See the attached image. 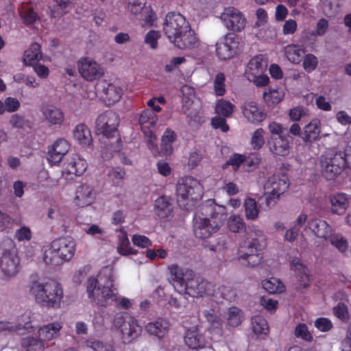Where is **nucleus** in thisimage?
<instances>
[{
  "label": "nucleus",
  "mask_w": 351,
  "mask_h": 351,
  "mask_svg": "<svg viewBox=\"0 0 351 351\" xmlns=\"http://www.w3.org/2000/svg\"><path fill=\"white\" fill-rule=\"evenodd\" d=\"M168 40L180 49H191L197 45L198 38L185 16L179 12H169L163 23Z\"/></svg>",
  "instance_id": "1"
},
{
  "label": "nucleus",
  "mask_w": 351,
  "mask_h": 351,
  "mask_svg": "<svg viewBox=\"0 0 351 351\" xmlns=\"http://www.w3.org/2000/svg\"><path fill=\"white\" fill-rule=\"evenodd\" d=\"M114 276L109 274L107 281L102 287L99 285L98 280L90 276L87 280L86 292L88 298L97 305L107 306L114 304L118 308L127 310L132 306L130 300L119 295L118 290L114 285Z\"/></svg>",
  "instance_id": "2"
},
{
  "label": "nucleus",
  "mask_w": 351,
  "mask_h": 351,
  "mask_svg": "<svg viewBox=\"0 0 351 351\" xmlns=\"http://www.w3.org/2000/svg\"><path fill=\"white\" fill-rule=\"evenodd\" d=\"M29 293L36 303L42 306L58 308L63 298L61 285L54 281L32 280L29 285Z\"/></svg>",
  "instance_id": "3"
},
{
  "label": "nucleus",
  "mask_w": 351,
  "mask_h": 351,
  "mask_svg": "<svg viewBox=\"0 0 351 351\" xmlns=\"http://www.w3.org/2000/svg\"><path fill=\"white\" fill-rule=\"evenodd\" d=\"M176 196L178 203L182 206L188 202H196L203 197V187L200 182L191 176L180 178L176 184Z\"/></svg>",
  "instance_id": "4"
},
{
  "label": "nucleus",
  "mask_w": 351,
  "mask_h": 351,
  "mask_svg": "<svg viewBox=\"0 0 351 351\" xmlns=\"http://www.w3.org/2000/svg\"><path fill=\"white\" fill-rule=\"evenodd\" d=\"M113 324L120 331L121 339L125 343H131L142 332V327L138 320L127 312L117 313L114 317Z\"/></svg>",
  "instance_id": "5"
},
{
  "label": "nucleus",
  "mask_w": 351,
  "mask_h": 351,
  "mask_svg": "<svg viewBox=\"0 0 351 351\" xmlns=\"http://www.w3.org/2000/svg\"><path fill=\"white\" fill-rule=\"evenodd\" d=\"M237 258L244 266L254 267L258 265L262 258V247L257 238L247 239L240 243Z\"/></svg>",
  "instance_id": "6"
},
{
  "label": "nucleus",
  "mask_w": 351,
  "mask_h": 351,
  "mask_svg": "<svg viewBox=\"0 0 351 351\" xmlns=\"http://www.w3.org/2000/svg\"><path fill=\"white\" fill-rule=\"evenodd\" d=\"M119 117L112 110H107L98 116L95 121V132L103 138L110 140L120 137L118 132Z\"/></svg>",
  "instance_id": "7"
},
{
  "label": "nucleus",
  "mask_w": 351,
  "mask_h": 351,
  "mask_svg": "<svg viewBox=\"0 0 351 351\" xmlns=\"http://www.w3.org/2000/svg\"><path fill=\"white\" fill-rule=\"evenodd\" d=\"M289 186V180L286 174L274 175L269 178L265 187L270 189L271 191L261 197L264 199L266 207L270 209L277 202L280 196L282 195Z\"/></svg>",
  "instance_id": "8"
},
{
  "label": "nucleus",
  "mask_w": 351,
  "mask_h": 351,
  "mask_svg": "<svg viewBox=\"0 0 351 351\" xmlns=\"http://www.w3.org/2000/svg\"><path fill=\"white\" fill-rule=\"evenodd\" d=\"M320 162L322 175L328 180H335L346 167L350 165L341 151L331 157L322 158Z\"/></svg>",
  "instance_id": "9"
},
{
  "label": "nucleus",
  "mask_w": 351,
  "mask_h": 351,
  "mask_svg": "<svg viewBox=\"0 0 351 351\" xmlns=\"http://www.w3.org/2000/svg\"><path fill=\"white\" fill-rule=\"evenodd\" d=\"M75 243L71 237H62L52 241L49 251H46L44 254V261L49 263L52 261L51 258H48V253H54L62 261H69L75 253Z\"/></svg>",
  "instance_id": "10"
},
{
  "label": "nucleus",
  "mask_w": 351,
  "mask_h": 351,
  "mask_svg": "<svg viewBox=\"0 0 351 351\" xmlns=\"http://www.w3.org/2000/svg\"><path fill=\"white\" fill-rule=\"evenodd\" d=\"M182 289L186 294L193 298L211 295L214 293L213 285L202 277L196 276L193 271L192 275L188 277Z\"/></svg>",
  "instance_id": "11"
},
{
  "label": "nucleus",
  "mask_w": 351,
  "mask_h": 351,
  "mask_svg": "<svg viewBox=\"0 0 351 351\" xmlns=\"http://www.w3.org/2000/svg\"><path fill=\"white\" fill-rule=\"evenodd\" d=\"M239 45L237 36L228 33L216 43V56L222 60H229L237 53Z\"/></svg>",
  "instance_id": "12"
},
{
  "label": "nucleus",
  "mask_w": 351,
  "mask_h": 351,
  "mask_svg": "<svg viewBox=\"0 0 351 351\" xmlns=\"http://www.w3.org/2000/svg\"><path fill=\"white\" fill-rule=\"evenodd\" d=\"M211 218L212 220L207 217H194L193 232L197 238L200 239H207L219 229V223L213 217Z\"/></svg>",
  "instance_id": "13"
},
{
  "label": "nucleus",
  "mask_w": 351,
  "mask_h": 351,
  "mask_svg": "<svg viewBox=\"0 0 351 351\" xmlns=\"http://www.w3.org/2000/svg\"><path fill=\"white\" fill-rule=\"evenodd\" d=\"M34 330V326L31 320V312L26 311L18 319L17 323L10 322L0 321V332H17L23 334L21 330L31 332Z\"/></svg>",
  "instance_id": "14"
},
{
  "label": "nucleus",
  "mask_w": 351,
  "mask_h": 351,
  "mask_svg": "<svg viewBox=\"0 0 351 351\" xmlns=\"http://www.w3.org/2000/svg\"><path fill=\"white\" fill-rule=\"evenodd\" d=\"M221 19L229 30L239 32L244 29L246 19L244 15L234 8H227L221 14Z\"/></svg>",
  "instance_id": "15"
},
{
  "label": "nucleus",
  "mask_w": 351,
  "mask_h": 351,
  "mask_svg": "<svg viewBox=\"0 0 351 351\" xmlns=\"http://www.w3.org/2000/svg\"><path fill=\"white\" fill-rule=\"evenodd\" d=\"M79 73L86 81L92 82L104 75L101 66L89 58H82L78 62Z\"/></svg>",
  "instance_id": "16"
},
{
  "label": "nucleus",
  "mask_w": 351,
  "mask_h": 351,
  "mask_svg": "<svg viewBox=\"0 0 351 351\" xmlns=\"http://www.w3.org/2000/svg\"><path fill=\"white\" fill-rule=\"evenodd\" d=\"M96 88L101 93L104 102L108 106L118 102L123 95V90L119 86L109 83L105 80L99 82Z\"/></svg>",
  "instance_id": "17"
},
{
  "label": "nucleus",
  "mask_w": 351,
  "mask_h": 351,
  "mask_svg": "<svg viewBox=\"0 0 351 351\" xmlns=\"http://www.w3.org/2000/svg\"><path fill=\"white\" fill-rule=\"evenodd\" d=\"M204 317L208 323L210 333L223 335V319L219 308H210L203 312Z\"/></svg>",
  "instance_id": "18"
},
{
  "label": "nucleus",
  "mask_w": 351,
  "mask_h": 351,
  "mask_svg": "<svg viewBox=\"0 0 351 351\" xmlns=\"http://www.w3.org/2000/svg\"><path fill=\"white\" fill-rule=\"evenodd\" d=\"M70 145L64 138H59L49 147L47 159L51 166L58 165L63 156L69 152Z\"/></svg>",
  "instance_id": "19"
},
{
  "label": "nucleus",
  "mask_w": 351,
  "mask_h": 351,
  "mask_svg": "<svg viewBox=\"0 0 351 351\" xmlns=\"http://www.w3.org/2000/svg\"><path fill=\"white\" fill-rule=\"evenodd\" d=\"M350 196L342 192H337L329 196L330 211L332 214L343 215L350 205Z\"/></svg>",
  "instance_id": "20"
},
{
  "label": "nucleus",
  "mask_w": 351,
  "mask_h": 351,
  "mask_svg": "<svg viewBox=\"0 0 351 351\" xmlns=\"http://www.w3.org/2000/svg\"><path fill=\"white\" fill-rule=\"evenodd\" d=\"M243 116L252 123H259L266 118V113L254 101H245L241 106Z\"/></svg>",
  "instance_id": "21"
},
{
  "label": "nucleus",
  "mask_w": 351,
  "mask_h": 351,
  "mask_svg": "<svg viewBox=\"0 0 351 351\" xmlns=\"http://www.w3.org/2000/svg\"><path fill=\"white\" fill-rule=\"evenodd\" d=\"M267 145L270 152L275 155L285 156L289 153L290 143L286 136H270Z\"/></svg>",
  "instance_id": "22"
},
{
  "label": "nucleus",
  "mask_w": 351,
  "mask_h": 351,
  "mask_svg": "<svg viewBox=\"0 0 351 351\" xmlns=\"http://www.w3.org/2000/svg\"><path fill=\"white\" fill-rule=\"evenodd\" d=\"M95 199L94 189L88 184L79 186L75 192L74 199L75 204L79 207H85L90 205Z\"/></svg>",
  "instance_id": "23"
},
{
  "label": "nucleus",
  "mask_w": 351,
  "mask_h": 351,
  "mask_svg": "<svg viewBox=\"0 0 351 351\" xmlns=\"http://www.w3.org/2000/svg\"><path fill=\"white\" fill-rule=\"evenodd\" d=\"M291 269L297 272L298 284L297 289L302 290L309 286L310 278L308 269L299 258H294L290 262Z\"/></svg>",
  "instance_id": "24"
},
{
  "label": "nucleus",
  "mask_w": 351,
  "mask_h": 351,
  "mask_svg": "<svg viewBox=\"0 0 351 351\" xmlns=\"http://www.w3.org/2000/svg\"><path fill=\"white\" fill-rule=\"evenodd\" d=\"M157 121L158 117L152 110L145 109L143 110L138 119V123L143 133L151 135L152 132H155Z\"/></svg>",
  "instance_id": "25"
},
{
  "label": "nucleus",
  "mask_w": 351,
  "mask_h": 351,
  "mask_svg": "<svg viewBox=\"0 0 351 351\" xmlns=\"http://www.w3.org/2000/svg\"><path fill=\"white\" fill-rule=\"evenodd\" d=\"M306 227L318 238L326 239L332 232L328 223L320 219H312L308 221Z\"/></svg>",
  "instance_id": "26"
},
{
  "label": "nucleus",
  "mask_w": 351,
  "mask_h": 351,
  "mask_svg": "<svg viewBox=\"0 0 351 351\" xmlns=\"http://www.w3.org/2000/svg\"><path fill=\"white\" fill-rule=\"evenodd\" d=\"M185 344L190 348L198 350L205 347L206 339L197 328L187 330L184 336Z\"/></svg>",
  "instance_id": "27"
},
{
  "label": "nucleus",
  "mask_w": 351,
  "mask_h": 351,
  "mask_svg": "<svg viewBox=\"0 0 351 351\" xmlns=\"http://www.w3.org/2000/svg\"><path fill=\"white\" fill-rule=\"evenodd\" d=\"M169 322L165 318H158L154 322H149L145 326V330L151 335L159 339L163 338L169 330Z\"/></svg>",
  "instance_id": "28"
},
{
  "label": "nucleus",
  "mask_w": 351,
  "mask_h": 351,
  "mask_svg": "<svg viewBox=\"0 0 351 351\" xmlns=\"http://www.w3.org/2000/svg\"><path fill=\"white\" fill-rule=\"evenodd\" d=\"M267 68V60L263 55L255 56L252 58L245 71L246 77L256 74L264 73Z\"/></svg>",
  "instance_id": "29"
},
{
  "label": "nucleus",
  "mask_w": 351,
  "mask_h": 351,
  "mask_svg": "<svg viewBox=\"0 0 351 351\" xmlns=\"http://www.w3.org/2000/svg\"><path fill=\"white\" fill-rule=\"evenodd\" d=\"M0 267L5 277L12 278L19 272V261L17 258L4 255L0 259Z\"/></svg>",
  "instance_id": "30"
},
{
  "label": "nucleus",
  "mask_w": 351,
  "mask_h": 351,
  "mask_svg": "<svg viewBox=\"0 0 351 351\" xmlns=\"http://www.w3.org/2000/svg\"><path fill=\"white\" fill-rule=\"evenodd\" d=\"M154 212L160 219L168 218L173 212L170 197L162 195L154 202Z\"/></svg>",
  "instance_id": "31"
},
{
  "label": "nucleus",
  "mask_w": 351,
  "mask_h": 351,
  "mask_svg": "<svg viewBox=\"0 0 351 351\" xmlns=\"http://www.w3.org/2000/svg\"><path fill=\"white\" fill-rule=\"evenodd\" d=\"M87 169V164L85 160L75 155L71 158L67 163L63 173L73 174L75 176H82Z\"/></svg>",
  "instance_id": "32"
},
{
  "label": "nucleus",
  "mask_w": 351,
  "mask_h": 351,
  "mask_svg": "<svg viewBox=\"0 0 351 351\" xmlns=\"http://www.w3.org/2000/svg\"><path fill=\"white\" fill-rule=\"evenodd\" d=\"M42 112L45 119L51 125H60L64 120V114L62 110L53 106L43 107Z\"/></svg>",
  "instance_id": "33"
},
{
  "label": "nucleus",
  "mask_w": 351,
  "mask_h": 351,
  "mask_svg": "<svg viewBox=\"0 0 351 351\" xmlns=\"http://www.w3.org/2000/svg\"><path fill=\"white\" fill-rule=\"evenodd\" d=\"M61 328L62 325L58 322L45 325L39 328L38 337L43 342L51 341L58 335Z\"/></svg>",
  "instance_id": "34"
},
{
  "label": "nucleus",
  "mask_w": 351,
  "mask_h": 351,
  "mask_svg": "<svg viewBox=\"0 0 351 351\" xmlns=\"http://www.w3.org/2000/svg\"><path fill=\"white\" fill-rule=\"evenodd\" d=\"M19 14L23 23L26 25H32L39 19L38 14L34 11L32 3L29 2L21 3Z\"/></svg>",
  "instance_id": "35"
},
{
  "label": "nucleus",
  "mask_w": 351,
  "mask_h": 351,
  "mask_svg": "<svg viewBox=\"0 0 351 351\" xmlns=\"http://www.w3.org/2000/svg\"><path fill=\"white\" fill-rule=\"evenodd\" d=\"M73 137L83 146H89L93 142L90 130L84 123H80L76 125L73 130Z\"/></svg>",
  "instance_id": "36"
},
{
  "label": "nucleus",
  "mask_w": 351,
  "mask_h": 351,
  "mask_svg": "<svg viewBox=\"0 0 351 351\" xmlns=\"http://www.w3.org/2000/svg\"><path fill=\"white\" fill-rule=\"evenodd\" d=\"M169 270L174 283L181 288L184 287L188 277L192 275L191 270H186L184 272L183 269L176 264L170 265Z\"/></svg>",
  "instance_id": "37"
},
{
  "label": "nucleus",
  "mask_w": 351,
  "mask_h": 351,
  "mask_svg": "<svg viewBox=\"0 0 351 351\" xmlns=\"http://www.w3.org/2000/svg\"><path fill=\"white\" fill-rule=\"evenodd\" d=\"M287 59L293 64H299L304 57L305 50L302 45H289L285 49Z\"/></svg>",
  "instance_id": "38"
},
{
  "label": "nucleus",
  "mask_w": 351,
  "mask_h": 351,
  "mask_svg": "<svg viewBox=\"0 0 351 351\" xmlns=\"http://www.w3.org/2000/svg\"><path fill=\"white\" fill-rule=\"evenodd\" d=\"M320 121L317 119H313L304 128V140L306 142H313L317 141L320 134Z\"/></svg>",
  "instance_id": "39"
},
{
  "label": "nucleus",
  "mask_w": 351,
  "mask_h": 351,
  "mask_svg": "<svg viewBox=\"0 0 351 351\" xmlns=\"http://www.w3.org/2000/svg\"><path fill=\"white\" fill-rule=\"evenodd\" d=\"M42 56L40 45L37 43H34L25 51L23 61L26 65L31 66L38 62L42 58Z\"/></svg>",
  "instance_id": "40"
},
{
  "label": "nucleus",
  "mask_w": 351,
  "mask_h": 351,
  "mask_svg": "<svg viewBox=\"0 0 351 351\" xmlns=\"http://www.w3.org/2000/svg\"><path fill=\"white\" fill-rule=\"evenodd\" d=\"M21 345L23 351H43V342L34 337H27L21 339Z\"/></svg>",
  "instance_id": "41"
},
{
  "label": "nucleus",
  "mask_w": 351,
  "mask_h": 351,
  "mask_svg": "<svg viewBox=\"0 0 351 351\" xmlns=\"http://www.w3.org/2000/svg\"><path fill=\"white\" fill-rule=\"evenodd\" d=\"M252 328L253 332L258 335H266L269 330L267 320L260 315L252 317Z\"/></svg>",
  "instance_id": "42"
},
{
  "label": "nucleus",
  "mask_w": 351,
  "mask_h": 351,
  "mask_svg": "<svg viewBox=\"0 0 351 351\" xmlns=\"http://www.w3.org/2000/svg\"><path fill=\"white\" fill-rule=\"evenodd\" d=\"M262 286L266 291L271 294L280 293L285 291L284 285L275 278L263 280Z\"/></svg>",
  "instance_id": "43"
},
{
  "label": "nucleus",
  "mask_w": 351,
  "mask_h": 351,
  "mask_svg": "<svg viewBox=\"0 0 351 351\" xmlns=\"http://www.w3.org/2000/svg\"><path fill=\"white\" fill-rule=\"evenodd\" d=\"M234 106L229 101L223 99L217 100L215 106V112L223 117H230L234 111Z\"/></svg>",
  "instance_id": "44"
},
{
  "label": "nucleus",
  "mask_w": 351,
  "mask_h": 351,
  "mask_svg": "<svg viewBox=\"0 0 351 351\" xmlns=\"http://www.w3.org/2000/svg\"><path fill=\"white\" fill-rule=\"evenodd\" d=\"M285 93L282 90L278 88H269L268 91L263 93L264 101L267 104H277L284 99Z\"/></svg>",
  "instance_id": "45"
},
{
  "label": "nucleus",
  "mask_w": 351,
  "mask_h": 351,
  "mask_svg": "<svg viewBox=\"0 0 351 351\" xmlns=\"http://www.w3.org/2000/svg\"><path fill=\"white\" fill-rule=\"evenodd\" d=\"M244 208L247 219L253 221L258 218L259 209L254 199L251 197L245 199Z\"/></svg>",
  "instance_id": "46"
},
{
  "label": "nucleus",
  "mask_w": 351,
  "mask_h": 351,
  "mask_svg": "<svg viewBox=\"0 0 351 351\" xmlns=\"http://www.w3.org/2000/svg\"><path fill=\"white\" fill-rule=\"evenodd\" d=\"M243 165L247 171L257 168L261 160V155L256 152L252 153L248 156L243 154Z\"/></svg>",
  "instance_id": "47"
},
{
  "label": "nucleus",
  "mask_w": 351,
  "mask_h": 351,
  "mask_svg": "<svg viewBox=\"0 0 351 351\" xmlns=\"http://www.w3.org/2000/svg\"><path fill=\"white\" fill-rule=\"evenodd\" d=\"M243 316L242 311L236 306H232L229 308L228 324L232 327H236L241 324Z\"/></svg>",
  "instance_id": "48"
},
{
  "label": "nucleus",
  "mask_w": 351,
  "mask_h": 351,
  "mask_svg": "<svg viewBox=\"0 0 351 351\" xmlns=\"http://www.w3.org/2000/svg\"><path fill=\"white\" fill-rule=\"evenodd\" d=\"M229 230L232 232H239L245 229V223L239 215H231L228 221Z\"/></svg>",
  "instance_id": "49"
},
{
  "label": "nucleus",
  "mask_w": 351,
  "mask_h": 351,
  "mask_svg": "<svg viewBox=\"0 0 351 351\" xmlns=\"http://www.w3.org/2000/svg\"><path fill=\"white\" fill-rule=\"evenodd\" d=\"M85 346L91 348L93 351H114L113 347L110 344L93 339L86 340Z\"/></svg>",
  "instance_id": "50"
},
{
  "label": "nucleus",
  "mask_w": 351,
  "mask_h": 351,
  "mask_svg": "<svg viewBox=\"0 0 351 351\" xmlns=\"http://www.w3.org/2000/svg\"><path fill=\"white\" fill-rule=\"evenodd\" d=\"M264 134L265 131L261 128L256 130L252 134L251 138V145L254 149L258 150L265 144Z\"/></svg>",
  "instance_id": "51"
},
{
  "label": "nucleus",
  "mask_w": 351,
  "mask_h": 351,
  "mask_svg": "<svg viewBox=\"0 0 351 351\" xmlns=\"http://www.w3.org/2000/svg\"><path fill=\"white\" fill-rule=\"evenodd\" d=\"M225 75L223 73H219L216 75L214 80V90L217 96H223L226 93Z\"/></svg>",
  "instance_id": "52"
},
{
  "label": "nucleus",
  "mask_w": 351,
  "mask_h": 351,
  "mask_svg": "<svg viewBox=\"0 0 351 351\" xmlns=\"http://www.w3.org/2000/svg\"><path fill=\"white\" fill-rule=\"evenodd\" d=\"M243 154L235 153L232 154L230 158L222 165V168L226 169L229 166H232L234 171H237L240 166L243 165Z\"/></svg>",
  "instance_id": "53"
},
{
  "label": "nucleus",
  "mask_w": 351,
  "mask_h": 351,
  "mask_svg": "<svg viewBox=\"0 0 351 351\" xmlns=\"http://www.w3.org/2000/svg\"><path fill=\"white\" fill-rule=\"evenodd\" d=\"M122 147V142L120 137L117 138L115 140V143L113 144L112 143H110V145H108L107 149L109 150V152H102L101 153V158L104 160H109L111 158L113 157V153L114 152H120Z\"/></svg>",
  "instance_id": "54"
},
{
  "label": "nucleus",
  "mask_w": 351,
  "mask_h": 351,
  "mask_svg": "<svg viewBox=\"0 0 351 351\" xmlns=\"http://www.w3.org/2000/svg\"><path fill=\"white\" fill-rule=\"evenodd\" d=\"M318 60L317 58L312 54L308 53L303 57V67L307 73H311L317 66Z\"/></svg>",
  "instance_id": "55"
},
{
  "label": "nucleus",
  "mask_w": 351,
  "mask_h": 351,
  "mask_svg": "<svg viewBox=\"0 0 351 351\" xmlns=\"http://www.w3.org/2000/svg\"><path fill=\"white\" fill-rule=\"evenodd\" d=\"M295 335L298 338L311 342L313 341V337L308 331V327L305 324H299L295 328Z\"/></svg>",
  "instance_id": "56"
},
{
  "label": "nucleus",
  "mask_w": 351,
  "mask_h": 351,
  "mask_svg": "<svg viewBox=\"0 0 351 351\" xmlns=\"http://www.w3.org/2000/svg\"><path fill=\"white\" fill-rule=\"evenodd\" d=\"M219 291L223 299L228 301L234 300L237 297V291L230 285H221L219 287Z\"/></svg>",
  "instance_id": "57"
},
{
  "label": "nucleus",
  "mask_w": 351,
  "mask_h": 351,
  "mask_svg": "<svg viewBox=\"0 0 351 351\" xmlns=\"http://www.w3.org/2000/svg\"><path fill=\"white\" fill-rule=\"evenodd\" d=\"M330 243L340 252H344L347 250L348 245L346 239L341 235L335 234L330 237Z\"/></svg>",
  "instance_id": "58"
},
{
  "label": "nucleus",
  "mask_w": 351,
  "mask_h": 351,
  "mask_svg": "<svg viewBox=\"0 0 351 351\" xmlns=\"http://www.w3.org/2000/svg\"><path fill=\"white\" fill-rule=\"evenodd\" d=\"M314 326L321 332H328L330 330L333 326L331 321L326 317H318L315 319Z\"/></svg>",
  "instance_id": "59"
},
{
  "label": "nucleus",
  "mask_w": 351,
  "mask_h": 351,
  "mask_svg": "<svg viewBox=\"0 0 351 351\" xmlns=\"http://www.w3.org/2000/svg\"><path fill=\"white\" fill-rule=\"evenodd\" d=\"M334 315L341 321H346L349 319L348 309L343 303H339L333 308Z\"/></svg>",
  "instance_id": "60"
},
{
  "label": "nucleus",
  "mask_w": 351,
  "mask_h": 351,
  "mask_svg": "<svg viewBox=\"0 0 351 351\" xmlns=\"http://www.w3.org/2000/svg\"><path fill=\"white\" fill-rule=\"evenodd\" d=\"M226 117L218 115L213 117L211 120V124L215 129H220L223 132H227L229 130V126L226 123Z\"/></svg>",
  "instance_id": "61"
},
{
  "label": "nucleus",
  "mask_w": 351,
  "mask_h": 351,
  "mask_svg": "<svg viewBox=\"0 0 351 351\" xmlns=\"http://www.w3.org/2000/svg\"><path fill=\"white\" fill-rule=\"evenodd\" d=\"M160 37V32L156 30H150L145 35V43L149 45L152 49H156L158 46V40Z\"/></svg>",
  "instance_id": "62"
},
{
  "label": "nucleus",
  "mask_w": 351,
  "mask_h": 351,
  "mask_svg": "<svg viewBox=\"0 0 351 351\" xmlns=\"http://www.w3.org/2000/svg\"><path fill=\"white\" fill-rule=\"evenodd\" d=\"M247 78L250 81L253 82L254 84L258 87L265 86L269 82V77L264 73L256 74L247 77Z\"/></svg>",
  "instance_id": "63"
},
{
  "label": "nucleus",
  "mask_w": 351,
  "mask_h": 351,
  "mask_svg": "<svg viewBox=\"0 0 351 351\" xmlns=\"http://www.w3.org/2000/svg\"><path fill=\"white\" fill-rule=\"evenodd\" d=\"M341 351H351V322L348 326L346 337L341 342Z\"/></svg>",
  "instance_id": "64"
}]
</instances>
